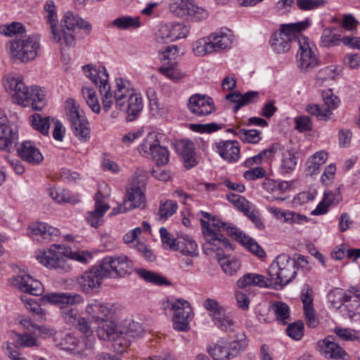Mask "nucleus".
Masks as SVG:
<instances>
[{
    "instance_id": "2eb2a0df",
    "label": "nucleus",
    "mask_w": 360,
    "mask_h": 360,
    "mask_svg": "<svg viewBox=\"0 0 360 360\" xmlns=\"http://www.w3.org/2000/svg\"><path fill=\"white\" fill-rule=\"evenodd\" d=\"M146 176L141 175V180L134 177L131 186L127 188L124 201L130 210L134 208H143L146 205V197L144 195V179Z\"/></svg>"
},
{
    "instance_id": "7c9ffc66",
    "label": "nucleus",
    "mask_w": 360,
    "mask_h": 360,
    "mask_svg": "<svg viewBox=\"0 0 360 360\" xmlns=\"http://www.w3.org/2000/svg\"><path fill=\"white\" fill-rule=\"evenodd\" d=\"M176 150L183 158L187 167H193L197 165L194 143L188 139L179 141L176 144Z\"/></svg>"
},
{
    "instance_id": "5701e85b",
    "label": "nucleus",
    "mask_w": 360,
    "mask_h": 360,
    "mask_svg": "<svg viewBox=\"0 0 360 360\" xmlns=\"http://www.w3.org/2000/svg\"><path fill=\"white\" fill-rule=\"evenodd\" d=\"M17 138L18 134L15 129L10 126L7 116L0 109V150L10 151Z\"/></svg>"
},
{
    "instance_id": "f257e3e1",
    "label": "nucleus",
    "mask_w": 360,
    "mask_h": 360,
    "mask_svg": "<svg viewBox=\"0 0 360 360\" xmlns=\"http://www.w3.org/2000/svg\"><path fill=\"white\" fill-rule=\"evenodd\" d=\"M83 70L95 85H98L103 108L105 112L112 108L114 102L117 108L124 106V103L136 92L129 82L122 78L115 79V86L112 92L108 84V74L103 66L96 68L91 65H86L83 66Z\"/></svg>"
},
{
    "instance_id": "603ef678",
    "label": "nucleus",
    "mask_w": 360,
    "mask_h": 360,
    "mask_svg": "<svg viewBox=\"0 0 360 360\" xmlns=\"http://www.w3.org/2000/svg\"><path fill=\"white\" fill-rule=\"evenodd\" d=\"M208 352L214 360H229L233 358L227 344H216L208 349Z\"/></svg>"
},
{
    "instance_id": "c85d7f7f",
    "label": "nucleus",
    "mask_w": 360,
    "mask_h": 360,
    "mask_svg": "<svg viewBox=\"0 0 360 360\" xmlns=\"http://www.w3.org/2000/svg\"><path fill=\"white\" fill-rule=\"evenodd\" d=\"M86 312L95 321H105V319L112 316L114 313V307L110 304H104L94 300L89 303L86 307Z\"/></svg>"
},
{
    "instance_id": "ea45409f",
    "label": "nucleus",
    "mask_w": 360,
    "mask_h": 360,
    "mask_svg": "<svg viewBox=\"0 0 360 360\" xmlns=\"http://www.w3.org/2000/svg\"><path fill=\"white\" fill-rule=\"evenodd\" d=\"M328 300L331 307L335 309H338L345 302L351 301L352 297L346 293L344 290L335 288L328 294Z\"/></svg>"
},
{
    "instance_id": "6ab92c4d",
    "label": "nucleus",
    "mask_w": 360,
    "mask_h": 360,
    "mask_svg": "<svg viewBox=\"0 0 360 360\" xmlns=\"http://www.w3.org/2000/svg\"><path fill=\"white\" fill-rule=\"evenodd\" d=\"M121 339L114 345V349L118 353L123 352L133 339L142 336L145 332L141 323L134 321L128 326H121Z\"/></svg>"
},
{
    "instance_id": "39448f33",
    "label": "nucleus",
    "mask_w": 360,
    "mask_h": 360,
    "mask_svg": "<svg viewBox=\"0 0 360 360\" xmlns=\"http://www.w3.org/2000/svg\"><path fill=\"white\" fill-rule=\"evenodd\" d=\"M297 275L294 260L286 254L276 257L268 269V276L275 288H281L290 283Z\"/></svg>"
},
{
    "instance_id": "dca6fc26",
    "label": "nucleus",
    "mask_w": 360,
    "mask_h": 360,
    "mask_svg": "<svg viewBox=\"0 0 360 360\" xmlns=\"http://www.w3.org/2000/svg\"><path fill=\"white\" fill-rule=\"evenodd\" d=\"M101 264L85 271L77 279L81 290L85 293H91L98 290L104 278Z\"/></svg>"
},
{
    "instance_id": "b1692460",
    "label": "nucleus",
    "mask_w": 360,
    "mask_h": 360,
    "mask_svg": "<svg viewBox=\"0 0 360 360\" xmlns=\"http://www.w3.org/2000/svg\"><path fill=\"white\" fill-rule=\"evenodd\" d=\"M312 292V289L306 285L301 294V300L307 324L310 328H315L319 324V319L314 308Z\"/></svg>"
},
{
    "instance_id": "13d9d810",
    "label": "nucleus",
    "mask_w": 360,
    "mask_h": 360,
    "mask_svg": "<svg viewBox=\"0 0 360 360\" xmlns=\"http://www.w3.org/2000/svg\"><path fill=\"white\" fill-rule=\"evenodd\" d=\"M170 22L161 24L155 33V39L160 44L172 41Z\"/></svg>"
},
{
    "instance_id": "7ed1b4c3",
    "label": "nucleus",
    "mask_w": 360,
    "mask_h": 360,
    "mask_svg": "<svg viewBox=\"0 0 360 360\" xmlns=\"http://www.w3.org/2000/svg\"><path fill=\"white\" fill-rule=\"evenodd\" d=\"M6 47L11 60L27 63L39 56L41 51V36L32 34L16 37L10 40Z\"/></svg>"
},
{
    "instance_id": "8fccbe9b",
    "label": "nucleus",
    "mask_w": 360,
    "mask_h": 360,
    "mask_svg": "<svg viewBox=\"0 0 360 360\" xmlns=\"http://www.w3.org/2000/svg\"><path fill=\"white\" fill-rule=\"evenodd\" d=\"M112 25L120 30H127L138 28L141 24L139 17L121 16L112 20Z\"/></svg>"
},
{
    "instance_id": "0e129e2a",
    "label": "nucleus",
    "mask_w": 360,
    "mask_h": 360,
    "mask_svg": "<svg viewBox=\"0 0 360 360\" xmlns=\"http://www.w3.org/2000/svg\"><path fill=\"white\" fill-rule=\"evenodd\" d=\"M20 84H25L21 77L12 75H7L6 77L4 87L7 92L11 95L12 98H13V94L18 92L20 89Z\"/></svg>"
},
{
    "instance_id": "c03bdc74",
    "label": "nucleus",
    "mask_w": 360,
    "mask_h": 360,
    "mask_svg": "<svg viewBox=\"0 0 360 360\" xmlns=\"http://www.w3.org/2000/svg\"><path fill=\"white\" fill-rule=\"evenodd\" d=\"M226 344L228 345L232 357L234 358L248 347V340L244 333H239L236 335L233 340Z\"/></svg>"
},
{
    "instance_id": "a211bd4d",
    "label": "nucleus",
    "mask_w": 360,
    "mask_h": 360,
    "mask_svg": "<svg viewBox=\"0 0 360 360\" xmlns=\"http://www.w3.org/2000/svg\"><path fill=\"white\" fill-rule=\"evenodd\" d=\"M106 197L107 195L97 191L94 197V209L86 212V220L94 228H98L103 224L104 214L110 209L109 205L104 200Z\"/></svg>"
},
{
    "instance_id": "6e6552de",
    "label": "nucleus",
    "mask_w": 360,
    "mask_h": 360,
    "mask_svg": "<svg viewBox=\"0 0 360 360\" xmlns=\"http://www.w3.org/2000/svg\"><path fill=\"white\" fill-rule=\"evenodd\" d=\"M202 305L208 311L212 321L218 329L226 333L234 330L236 323L233 316L217 300L207 298Z\"/></svg>"
},
{
    "instance_id": "20e7f679",
    "label": "nucleus",
    "mask_w": 360,
    "mask_h": 360,
    "mask_svg": "<svg viewBox=\"0 0 360 360\" xmlns=\"http://www.w3.org/2000/svg\"><path fill=\"white\" fill-rule=\"evenodd\" d=\"M310 25L309 20L282 25L278 31L276 32L271 37V47L277 53L288 51L291 44H297L301 32L306 30Z\"/></svg>"
},
{
    "instance_id": "4d7b16f0",
    "label": "nucleus",
    "mask_w": 360,
    "mask_h": 360,
    "mask_svg": "<svg viewBox=\"0 0 360 360\" xmlns=\"http://www.w3.org/2000/svg\"><path fill=\"white\" fill-rule=\"evenodd\" d=\"M297 158L295 154L289 150L283 153L281 169L283 173H290L295 169Z\"/></svg>"
},
{
    "instance_id": "f704fd0d",
    "label": "nucleus",
    "mask_w": 360,
    "mask_h": 360,
    "mask_svg": "<svg viewBox=\"0 0 360 360\" xmlns=\"http://www.w3.org/2000/svg\"><path fill=\"white\" fill-rule=\"evenodd\" d=\"M321 352L326 357L330 359H345L347 356L345 351L336 343L328 339L323 340L321 345L320 344Z\"/></svg>"
},
{
    "instance_id": "1a4fd4ad",
    "label": "nucleus",
    "mask_w": 360,
    "mask_h": 360,
    "mask_svg": "<svg viewBox=\"0 0 360 360\" xmlns=\"http://www.w3.org/2000/svg\"><path fill=\"white\" fill-rule=\"evenodd\" d=\"M65 248L61 245H51L49 248L39 250L35 252L37 260L42 265L59 271H68L70 266L65 257Z\"/></svg>"
},
{
    "instance_id": "393cba45",
    "label": "nucleus",
    "mask_w": 360,
    "mask_h": 360,
    "mask_svg": "<svg viewBox=\"0 0 360 360\" xmlns=\"http://www.w3.org/2000/svg\"><path fill=\"white\" fill-rule=\"evenodd\" d=\"M42 300L60 307L65 304L77 305L84 302V298L81 295L71 292L49 293L42 297Z\"/></svg>"
},
{
    "instance_id": "412c9836",
    "label": "nucleus",
    "mask_w": 360,
    "mask_h": 360,
    "mask_svg": "<svg viewBox=\"0 0 360 360\" xmlns=\"http://www.w3.org/2000/svg\"><path fill=\"white\" fill-rule=\"evenodd\" d=\"M27 235L34 240L50 241L60 235V231L45 222L37 221L28 226Z\"/></svg>"
},
{
    "instance_id": "79ce46f5",
    "label": "nucleus",
    "mask_w": 360,
    "mask_h": 360,
    "mask_svg": "<svg viewBox=\"0 0 360 360\" xmlns=\"http://www.w3.org/2000/svg\"><path fill=\"white\" fill-rule=\"evenodd\" d=\"M328 158V153L324 150L316 152L309 158L307 162V171L309 174L313 175L319 172V167L323 165Z\"/></svg>"
},
{
    "instance_id": "c9c22d12",
    "label": "nucleus",
    "mask_w": 360,
    "mask_h": 360,
    "mask_svg": "<svg viewBox=\"0 0 360 360\" xmlns=\"http://www.w3.org/2000/svg\"><path fill=\"white\" fill-rule=\"evenodd\" d=\"M158 71L167 78L174 82H177L185 76V74L179 69L176 61L163 62Z\"/></svg>"
},
{
    "instance_id": "f8f14e48",
    "label": "nucleus",
    "mask_w": 360,
    "mask_h": 360,
    "mask_svg": "<svg viewBox=\"0 0 360 360\" xmlns=\"http://www.w3.org/2000/svg\"><path fill=\"white\" fill-rule=\"evenodd\" d=\"M212 223L214 224L215 226L218 229H220V232L221 233L226 232L231 236L239 241L242 245L248 248L250 252L257 257L262 258L266 256L265 251L254 239L247 236L243 231H239L236 226L217 220H214Z\"/></svg>"
},
{
    "instance_id": "e433bc0d",
    "label": "nucleus",
    "mask_w": 360,
    "mask_h": 360,
    "mask_svg": "<svg viewBox=\"0 0 360 360\" xmlns=\"http://www.w3.org/2000/svg\"><path fill=\"white\" fill-rule=\"evenodd\" d=\"M124 106H120L118 108L128 114L129 116H136L143 109V103L141 96L135 92L130 96L126 103H124Z\"/></svg>"
},
{
    "instance_id": "5fc2aeb1",
    "label": "nucleus",
    "mask_w": 360,
    "mask_h": 360,
    "mask_svg": "<svg viewBox=\"0 0 360 360\" xmlns=\"http://www.w3.org/2000/svg\"><path fill=\"white\" fill-rule=\"evenodd\" d=\"M193 51L197 56H203L213 53V49L209 37L201 38L193 44Z\"/></svg>"
},
{
    "instance_id": "cd10ccee",
    "label": "nucleus",
    "mask_w": 360,
    "mask_h": 360,
    "mask_svg": "<svg viewBox=\"0 0 360 360\" xmlns=\"http://www.w3.org/2000/svg\"><path fill=\"white\" fill-rule=\"evenodd\" d=\"M96 333L99 339L113 342L114 347V345L119 342L121 339V326H117L112 321H105L99 324Z\"/></svg>"
},
{
    "instance_id": "37998d69",
    "label": "nucleus",
    "mask_w": 360,
    "mask_h": 360,
    "mask_svg": "<svg viewBox=\"0 0 360 360\" xmlns=\"http://www.w3.org/2000/svg\"><path fill=\"white\" fill-rule=\"evenodd\" d=\"M82 98L86 105L95 113H100L101 105L99 103L96 91L89 86H83L81 90Z\"/></svg>"
},
{
    "instance_id": "49530a36",
    "label": "nucleus",
    "mask_w": 360,
    "mask_h": 360,
    "mask_svg": "<svg viewBox=\"0 0 360 360\" xmlns=\"http://www.w3.org/2000/svg\"><path fill=\"white\" fill-rule=\"evenodd\" d=\"M72 306L65 304L60 307V314L67 324L75 326L80 317L79 310Z\"/></svg>"
},
{
    "instance_id": "9d476101",
    "label": "nucleus",
    "mask_w": 360,
    "mask_h": 360,
    "mask_svg": "<svg viewBox=\"0 0 360 360\" xmlns=\"http://www.w3.org/2000/svg\"><path fill=\"white\" fill-rule=\"evenodd\" d=\"M297 44L299 46L297 55V66L301 72H309L319 65L316 47L305 36H300Z\"/></svg>"
},
{
    "instance_id": "f03ea898",
    "label": "nucleus",
    "mask_w": 360,
    "mask_h": 360,
    "mask_svg": "<svg viewBox=\"0 0 360 360\" xmlns=\"http://www.w3.org/2000/svg\"><path fill=\"white\" fill-rule=\"evenodd\" d=\"M200 224L205 239L202 246L204 252L216 258L226 274L233 276L240 268L238 259L229 257L226 252L233 249V245L214 224L207 223L204 219H200Z\"/></svg>"
},
{
    "instance_id": "4be33fe9",
    "label": "nucleus",
    "mask_w": 360,
    "mask_h": 360,
    "mask_svg": "<svg viewBox=\"0 0 360 360\" xmlns=\"http://www.w3.org/2000/svg\"><path fill=\"white\" fill-rule=\"evenodd\" d=\"M12 285L22 292L31 295L39 296L43 292L42 284L27 274L18 275L11 279Z\"/></svg>"
},
{
    "instance_id": "09e8293b",
    "label": "nucleus",
    "mask_w": 360,
    "mask_h": 360,
    "mask_svg": "<svg viewBox=\"0 0 360 360\" xmlns=\"http://www.w3.org/2000/svg\"><path fill=\"white\" fill-rule=\"evenodd\" d=\"M30 124L33 129L41 132L43 135H48L50 128L49 117H43L41 115L35 113L30 117Z\"/></svg>"
},
{
    "instance_id": "680f3d73",
    "label": "nucleus",
    "mask_w": 360,
    "mask_h": 360,
    "mask_svg": "<svg viewBox=\"0 0 360 360\" xmlns=\"http://www.w3.org/2000/svg\"><path fill=\"white\" fill-rule=\"evenodd\" d=\"M171 25V32H172V41L176 39H180L186 37L188 34L190 29L189 27L184 24L180 22H170Z\"/></svg>"
},
{
    "instance_id": "c756f323",
    "label": "nucleus",
    "mask_w": 360,
    "mask_h": 360,
    "mask_svg": "<svg viewBox=\"0 0 360 360\" xmlns=\"http://www.w3.org/2000/svg\"><path fill=\"white\" fill-rule=\"evenodd\" d=\"M62 26L69 32L73 31L76 27L84 30L86 34H89L92 27L89 22L84 20L78 15L72 12H67L61 20Z\"/></svg>"
},
{
    "instance_id": "2f4dec72",
    "label": "nucleus",
    "mask_w": 360,
    "mask_h": 360,
    "mask_svg": "<svg viewBox=\"0 0 360 360\" xmlns=\"http://www.w3.org/2000/svg\"><path fill=\"white\" fill-rule=\"evenodd\" d=\"M213 52L219 51L230 47L233 36L230 30H220L214 32L209 36Z\"/></svg>"
},
{
    "instance_id": "ddd939ff",
    "label": "nucleus",
    "mask_w": 360,
    "mask_h": 360,
    "mask_svg": "<svg viewBox=\"0 0 360 360\" xmlns=\"http://www.w3.org/2000/svg\"><path fill=\"white\" fill-rule=\"evenodd\" d=\"M173 314V326L176 330L187 331L190 329V322L193 312L190 304L184 300H176L171 303Z\"/></svg>"
},
{
    "instance_id": "864d4df0",
    "label": "nucleus",
    "mask_w": 360,
    "mask_h": 360,
    "mask_svg": "<svg viewBox=\"0 0 360 360\" xmlns=\"http://www.w3.org/2000/svg\"><path fill=\"white\" fill-rule=\"evenodd\" d=\"M335 29L326 28L323 30L321 37V44L322 46L329 47L336 46L342 39L340 35L335 32Z\"/></svg>"
},
{
    "instance_id": "58836bf2",
    "label": "nucleus",
    "mask_w": 360,
    "mask_h": 360,
    "mask_svg": "<svg viewBox=\"0 0 360 360\" xmlns=\"http://www.w3.org/2000/svg\"><path fill=\"white\" fill-rule=\"evenodd\" d=\"M177 208L178 205L176 201L172 200H161L156 214L157 219L162 222L165 221L176 212Z\"/></svg>"
},
{
    "instance_id": "9b49d317",
    "label": "nucleus",
    "mask_w": 360,
    "mask_h": 360,
    "mask_svg": "<svg viewBox=\"0 0 360 360\" xmlns=\"http://www.w3.org/2000/svg\"><path fill=\"white\" fill-rule=\"evenodd\" d=\"M104 276L110 278L123 277L133 269V262L127 256L106 257L101 262Z\"/></svg>"
},
{
    "instance_id": "de8ad7c7",
    "label": "nucleus",
    "mask_w": 360,
    "mask_h": 360,
    "mask_svg": "<svg viewBox=\"0 0 360 360\" xmlns=\"http://www.w3.org/2000/svg\"><path fill=\"white\" fill-rule=\"evenodd\" d=\"M271 309L274 313L276 319L283 323L286 324L290 321V308L288 305L282 302H276L271 305Z\"/></svg>"
},
{
    "instance_id": "a18cd8bd",
    "label": "nucleus",
    "mask_w": 360,
    "mask_h": 360,
    "mask_svg": "<svg viewBox=\"0 0 360 360\" xmlns=\"http://www.w3.org/2000/svg\"><path fill=\"white\" fill-rule=\"evenodd\" d=\"M136 274L144 281L148 283L157 284V285H169V282L167 281V278L160 274L148 271L144 269H138L136 270Z\"/></svg>"
},
{
    "instance_id": "f3484780",
    "label": "nucleus",
    "mask_w": 360,
    "mask_h": 360,
    "mask_svg": "<svg viewBox=\"0 0 360 360\" xmlns=\"http://www.w3.org/2000/svg\"><path fill=\"white\" fill-rule=\"evenodd\" d=\"M187 105L191 112L197 117L209 115L216 109L212 98L206 95L195 94L191 96Z\"/></svg>"
},
{
    "instance_id": "338daca9",
    "label": "nucleus",
    "mask_w": 360,
    "mask_h": 360,
    "mask_svg": "<svg viewBox=\"0 0 360 360\" xmlns=\"http://www.w3.org/2000/svg\"><path fill=\"white\" fill-rule=\"evenodd\" d=\"M65 255L71 259L83 264L87 263L92 258L90 252L83 250L68 251V250H65Z\"/></svg>"
},
{
    "instance_id": "a878e982",
    "label": "nucleus",
    "mask_w": 360,
    "mask_h": 360,
    "mask_svg": "<svg viewBox=\"0 0 360 360\" xmlns=\"http://www.w3.org/2000/svg\"><path fill=\"white\" fill-rule=\"evenodd\" d=\"M17 153L22 160L31 165H38L44 159L42 154L31 141H23L16 146Z\"/></svg>"
},
{
    "instance_id": "4c0bfd02",
    "label": "nucleus",
    "mask_w": 360,
    "mask_h": 360,
    "mask_svg": "<svg viewBox=\"0 0 360 360\" xmlns=\"http://www.w3.org/2000/svg\"><path fill=\"white\" fill-rule=\"evenodd\" d=\"M176 249L184 255L194 256L197 255L198 245L189 236H179L176 240Z\"/></svg>"
},
{
    "instance_id": "052dcab7",
    "label": "nucleus",
    "mask_w": 360,
    "mask_h": 360,
    "mask_svg": "<svg viewBox=\"0 0 360 360\" xmlns=\"http://www.w3.org/2000/svg\"><path fill=\"white\" fill-rule=\"evenodd\" d=\"M306 111L311 115L316 117L320 120H328L332 112L330 110L323 109L318 104H309L306 107Z\"/></svg>"
},
{
    "instance_id": "aec40b11",
    "label": "nucleus",
    "mask_w": 360,
    "mask_h": 360,
    "mask_svg": "<svg viewBox=\"0 0 360 360\" xmlns=\"http://www.w3.org/2000/svg\"><path fill=\"white\" fill-rule=\"evenodd\" d=\"M46 20L50 25L52 33L51 41L53 42L59 43L60 45H65L66 46L75 45V36L70 32H67L62 29L58 28V19L56 11L47 13Z\"/></svg>"
},
{
    "instance_id": "e2e57ef3",
    "label": "nucleus",
    "mask_w": 360,
    "mask_h": 360,
    "mask_svg": "<svg viewBox=\"0 0 360 360\" xmlns=\"http://www.w3.org/2000/svg\"><path fill=\"white\" fill-rule=\"evenodd\" d=\"M326 0H296V6L301 11H310L326 6Z\"/></svg>"
},
{
    "instance_id": "69168bd1",
    "label": "nucleus",
    "mask_w": 360,
    "mask_h": 360,
    "mask_svg": "<svg viewBox=\"0 0 360 360\" xmlns=\"http://www.w3.org/2000/svg\"><path fill=\"white\" fill-rule=\"evenodd\" d=\"M322 97L325 105L327 106L326 109L330 110V112H332V110L338 108L340 103V99L333 94L332 89H328L323 91Z\"/></svg>"
},
{
    "instance_id": "423d86ee",
    "label": "nucleus",
    "mask_w": 360,
    "mask_h": 360,
    "mask_svg": "<svg viewBox=\"0 0 360 360\" xmlns=\"http://www.w3.org/2000/svg\"><path fill=\"white\" fill-rule=\"evenodd\" d=\"M65 108L73 134L81 142L88 141L91 137L89 122L82 112L79 111V105L74 99L68 98Z\"/></svg>"
},
{
    "instance_id": "6e6d98bb",
    "label": "nucleus",
    "mask_w": 360,
    "mask_h": 360,
    "mask_svg": "<svg viewBox=\"0 0 360 360\" xmlns=\"http://www.w3.org/2000/svg\"><path fill=\"white\" fill-rule=\"evenodd\" d=\"M239 139L243 141L250 143H257L260 139V132L256 129H238L235 132Z\"/></svg>"
},
{
    "instance_id": "0eeeda50",
    "label": "nucleus",
    "mask_w": 360,
    "mask_h": 360,
    "mask_svg": "<svg viewBox=\"0 0 360 360\" xmlns=\"http://www.w3.org/2000/svg\"><path fill=\"white\" fill-rule=\"evenodd\" d=\"M160 134L155 132L149 133L138 150L145 158H150L158 166L165 165L169 160V153L167 148L162 146L159 140Z\"/></svg>"
},
{
    "instance_id": "bf43d9fd",
    "label": "nucleus",
    "mask_w": 360,
    "mask_h": 360,
    "mask_svg": "<svg viewBox=\"0 0 360 360\" xmlns=\"http://www.w3.org/2000/svg\"><path fill=\"white\" fill-rule=\"evenodd\" d=\"M51 198L58 203H73L75 204L79 202V200L74 196H72L67 191H58V190H51L49 193Z\"/></svg>"
},
{
    "instance_id": "473e14b6",
    "label": "nucleus",
    "mask_w": 360,
    "mask_h": 360,
    "mask_svg": "<svg viewBox=\"0 0 360 360\" xmlns=\"http://www.w3.org/2000/svg\"><path fill=\"white\" fill-rule=\"evenodd\" d=\"M259 98L257 91H248L244 94L240 92L229 94L226 96V99L236 103L233 108V112H237L241 107L251 103L256 102Z\"/></svg>"
},
{
    "instance_id": "72a5a7b5",
    "label": "nucleus",
    "mask_w": 360,
    "mask_h": 360,
    "mask_svg": "<svg viewBox=\"0 0 360 360\" xmlns=\"http://www.w3.org/2000/svg\"><path fill=\"white\" fill-rule=\"evenodd\" d=\"M342 200V198L339 188L335 189L334 191L325 192L322 201L312 212V214H324L328 212V208L330 205H337L341 202Z\"/></svg>"
},
{
    "instance_id": "a19ab883",
    "label": "nucleus",
    "mask_w": 360,
    "mask_h": 360,
    "mask_svg": "<svg viewBox=\"0 0 360 360\" xmlns=\"http://www.w3.org/2000/svg\"><path fill=\"white\" fill-rule=\"evenodd\" d=\"M46 105V94L38 86H31L30 96L29 97V107L33 110H40Z\"/></svg>"
},
{
    "instance_id": "774afa93",
    "label": "nucleus",
    "mask_w": 360,
    "mask_h": 360,
    "mask_svg": "<svg viewBox=\"0 0 360 360\" xmlns=\"http://www.w3.org/2000/svg\"><path fill=\"white\" fill-rule=\"evenodd\" d=\"M295 129L300 132L309 131L312 129L311 118L307 115H301L295 118Z\"/></svg>"
},
{
    "instance_id": "4468645a",
    "label": "nucleus",
    "mask_w": 360,
    "mask_h": 360,
    "mask_svg": "<svg viewBox=\"0 0 360 360\" xmlns=\"http://www.w3.org/2000/svg\"><path fill=\"white\" fill-rule=\"evenodd\" d=\"M60 345L63 349L70 351L77 356L85 359L93 353L94 340L84 338L80 342L73 334L68 333L65 336Z\"/></svg>"
},
{
    "instance_id": "3c124183",
    "label": "nucleus",
    "mask_w": 360,
    "mask_h": 360,
    "mask_svg": "<svg viewBox=\"0 0 360 360\" xmlns=\"http://www.w3.org/2000/svg\"><path fill=\"white\" fill-rule=\"evenodd\" d=\"M0 33L7 37H22L26 33V29L22 23L13 22L0 26Z\"/></svg>"
},
{
    "instance_id": "bb28decb",
    "label": "nucleus",
    "mask_w": 360,
    "mask_h": 360,
    "mask_svg": "<svg viewBox=\"0 0 360 360\" xmlns=\"http://www.w3.org/2000/svg\"><path fill=\"white\" fill-rule=\"evenodd\" d=\"M215 146L217 152L228 162H236L240 158L239 143L236 141H220Z\"/></svg>"
}]
</instances>
